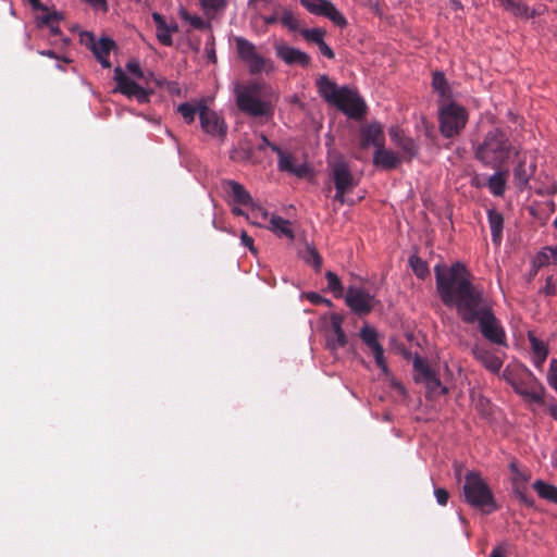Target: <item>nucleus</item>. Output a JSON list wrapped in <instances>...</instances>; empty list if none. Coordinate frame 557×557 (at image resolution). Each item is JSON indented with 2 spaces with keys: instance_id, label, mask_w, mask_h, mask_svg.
I'll list each match as a JSON object with an SVG mask.
<instances>
[{
  "instance_id": "1",
  "label": "nucleus",
  "mask_w": 557,
  "mask_h": 557,
  "mask_svg": "<svg viewBox=\"0 0 557 557\" xmlns=\"http://www.w3.org/2000/svg\"><path fill=\"white\" fill-rule=\"evenodd\" d=\"M434 273L442 302L455 307L462 322L478 323L482 336L490 343L507 346L506 332L493 311L492 302L483 288L471 282L466 267L460 262L450 267L437 264Z\"/></svg>"
},
{
  "instance_id": "2",
  "label": "nucleus",
  "mask_w": 557,
  "mask_h": 557,
  "mask_svg": "<svg viewBox=\"0 0 557 557\" xmlns=\"http://www.w3.org/2000/svg\"><path fill=\"white\" fill-rule=\"evenodd\" d=\"M515 151L508 136L499 128L486 133L483 141L476 147L475 157L492 169H499Z\"/></svg>"
},
{
  "instance_id": "3",
  "label": "nucleus",
  "mask_w": 557,
  "mask_h": 557,
  "mask_svg": "<svg viewBox=\"0 0 557 557\" xmlns=\"http://www.w3.org/2000/svg\"><path fill=\"white\" fill-rule=\"evenodd\" d=\"M126 70L138 79L144 81L147 87L139 86L136 82L132 81L120 66H117L114 69V81L116 82V87L113 92H121L126 96L128 100L148 102L149 95L153 92L151 78L149 77L150 72H143L139 62L136 60L127 62Z\"/></svg>"
},
{
  "instance_id": "4",
  "label": "nucleus",
  "mask_w": 557,
  "mask_h": 557,
  "mask_svg": "<svg viewBox=\"0 0 557 557\" xmlns=\"http://www.w3.org/2000/svg\"><path fill=\"white\" fill-rule=\"evenodd\" d=\"M462 492L466 503L485 515H490L498 508L491 487L476 471L466 473Z\"/></svg>"
},
{
  "instance_id": "5",
  "label": "nucleus",
  "mask_w": 557,
  "mask_h": 557,
  "mask_svg": "<svg viewBox=\"0 0 557 557\" xmlns=\"http://www.w3.org/2000/svg\"><path fill=\"white\" fill-rule=\"evenodd\" d=\"M319 95L329 104H364L356 87L350 85L338 86L327 75L317 79Z\"/></svg>"
},
{
  "instance_id": "6",
  "label": "nucleus",
  "mask_w": 557,
  "mask_h": 557,
  "mask_svg": "<svg viewBox=\"0 0 557 557\" xmlns=\"http://www.w3.org/2000/svg\"><path fill=\"white\" fill-rule=\"evenodd\" d=\"M329 169L335 187L334 201L341 205H352L354 202L349 201L346 195L354 190L358 182L355 180L349 164L343 159H337L329 164Z\"/></svg>"
},
{
  "instance_id": "7",
  "label": "nucleus",
  "mask_w": 557,
  "mask_h": 557,
  "mask_svg": "<svg viewBox=\"0 0 557 557\" xmlns=\"http://www.w3.org/2000/svg\"><path fill=\"white\" fill-rule=\"evenodd\" d=\"M236 104H271L278 101L277 92L264 83L234 85Z\"/></svg>"
},
{
  "instance_id": "8",
  "label": "nucleus",
  "mask_w": 557,
  "mask_h": 557,
  "mask_svg": "<svg viewBox=\"0 0 557 557\" xmlns=\"http://www.w3.org/2000/svg\"><path fill=\"white\" fill-rule=\"evenodd\" d=\"M236 50L238 57L248 66L251 74L261 72H271L273 70L272 62L258 53L257 47L244 37L235 38Z\"/></svg>"
},
{
  "instance_id": "9",
  "label": "nucleus",
  "mask_w": 557,
  "mask_h": 557,
  "mask_svg": "<svg viewBox=\"0 0 557 557\" xmlns=\"http://www.w3.org/2000/svg\"><path fill=\"white\" fill-rule=\"evenodd\" d=\"M438 121L442 135L451 138L466 126L468 112L465 107H441Z\"/></svg>"
},
{
  "instance_id": "10",
  "label": "nucleus",
  "mask_w": 557,
  "mask_h": 557,
  "mask_svg": "<svg viewBox=\"0 0 557 557\" xmlns=\"http://www.w3.org/2000/svg\"><path fill=\"white\" fill-rule=\"evenodd\" d=\"M512 388L517 394L528 400L536 404H542L544 401V387L527 368L520 369L519 379L512 385Z\"/></svg>"
},
{
  "instance_id": "11",
  "label": "nucleus",
  "mask_w": 557,
  "mask_h": 557,
  "mask_svg": "<svg viewBox=\"0 0 557 557\" xmlns=\"http://www.w3.org/2000/svg\"><path fill=\"white\" fill-rule=\"evenodd\" d=\"M413 368L416 371L414 380L417 383H423L433 396L445 395L448 393L447 387L443 386L436 373L429 367V364L421 358L413 360Z\"/></svg>"
},
{
  "instance_id": "12",
  "label": "nucleus",
  "mask_w": 557,
  "mask_h": 557,
  "mask_svg": "<svg viewBox=\"0 0 557 557\" xmlns=\"http://www.w3.org/2000/svg\"><path fill=\"white\" fill-rule=\"evenodd\" d=\"M300 4L311 14L329 18L336 26H347L346 17L330 0H300Z\"/></svg>"
},
{
  "instance_id": "13",
  "label": "nucleus",
  "mask_w": 557,
  "mask_h": 557,
  "mask_svg": "<svg viewBox=\"0 0 557 557\" xmlns=\"http://www.w3.org/2000/svg\"><path fill=\"white\" fill-rule=\"evenodd\" d=\"M199 119L202 129L212 136L224 138L227 132V125L224 119L218 114L211 107H199Z\"/></svg>"
},
{
  "instance_id": "14",
  "label": "nucleus",
  "mask_w": 557,
  "mask_h": 557,
  "mask_svg": "<svg viewBox=\"0 0 557 557\" xmlns=\"http://www.w3.org/2000/svg\"><path fill=\"white\" fill-rule=\"evenodd\" d=\"M345 300L347 306L359 315L370 313L374 307V297L360 288H348Z\"/></svg>"
},
{
  "instance_id": "15",
  "label": "nucleus",
  "mask_w": 557,
  "mask_h": 557,
  "mask_svg": "<svg viewBox=\"0 0 557 557\" xmlns=\"http://www.w3.org/2000/svg\"><path fill=\"white\" fill-rule=\"evenodd\" d=\"M360 146L363 149L373 146L375 149L382 148L385 146V134L383 131V126L379 122H373L367 125H363L360 128Z\"/></svg>"
},
{
  "instance_id": "16",
  "label": "nucleus",
  "mask_w": 557,
  "mask_h": 557,
  "mask_svg": "<svg viewBox=\"0 0 557 557\" xmlns=\"http://www.w3.org/2000/svg\"><path fill=\"white\" fill-rule=\"evenodd\" d=\"M277 58L284 61L288 65L298 64L300 66H308L311 62V58L308 53L287 46L284 42H277L274 46Z\"/></svg>"
},
{
  "instance_id": "17",
  "label": "nucleus",
  "mask_w": 557,
  "mask_h": 557,
  "mask_svg": "<svg viewBox=\"0 0 557 557\" xmlns=\"http://www.w3.org/2000/svg\"><path fill=\"white\" fill-rule=\"evenodd\" d=\"M536 171V163H527L525 159H520L513 168V182L519 190L529 188V182L534 176Z\"/></svg>"
},
{
  "instance_id": "18",
  "label": "nucleus",
  "mask_w": 557,
  "mask_h": 557,
  "mask_svg": "<svg viewBox=\"0 0 557 557\" xmlns=\"http://www.w3.org/2000/svg\"><path fill=\"white\" fill-rule=\"evenodd\" d=\"M472 355L485 369L493 373H498L503 367L502 359L484 346L475 345L472 348Z\"/></svg>"
},
{
  "instance_id": "19",
  "label": "nucleus",
  "mask_w": 557,
  "mask_h": 557,
  "mask_svg": "<svg viewBox=\"0 0 557 557\" xmlns=\"http://www.w3.org/2000/svg\"><path fill=\"white\" fill-rule=\"evenodd\" d=\"M401 162L400 157L393 150L386 149L385 146L375 149L373 154V164L383 170H394Z\"/></svg>"
},
{
  "instance_id": "20",
  "label": "nucleus",
  "mask_w": 557,
  "mask_h": 557,
  "mask_svg": "<svg viewBox=\"0 0 557 557\" xmlns=\"http://www.w3.org/2000/svg\"><path fill=\"white\" fill-rule=\"evenodd\" d=\"M343 321L344 318L341 314L334 313L331 317L332 335L327 337V344L333 350L347 345V337L342 327Z\"/></svg>"
},
{
  "instance_id": "21",
  "label": "nucleus",
  "mask_w": 557,
  "mask_h": 557,
  "mask_svg": "<svg viewBox=\"0 0 557 557\" xmlns=\"http://www.w3.org/2000/svg\"><path fill=\"white\" fill-rule=\"evenodd\" d=\"M271 149L278 156L280 171L288 172L298 177H304L307 175L308 169L306 165H295L293 158L288 154H285L284 151L278 146H271Z\"/></svg>"
},
{
  "instance_id": "22",
  "label": "nucleus",
  "mask_w": 557,
  "mask_h": 557,
  "mask_svg": "<svg viewBox=\"0 0 557 557\" xmlns=\"http://www.w3.org/2000/svg\"><path fill=\"white\" fill-rule=\"evenodd\" d=\"M151 16L157 25L158 40L164 46H172V33L177 32V25L175 23L169 25L165 18L158 12H153Z\"/></svg>"
},
{
  "instance_id": "23",
  "label": "nucleus",
  "mask_w": 557,
  "mask_h": 557,
  "mask_svg": "<svg viewBox=\"0 0 557 557\" xmlns=\"http://www.w3.org/2000/svg\"><path fill=\"white\" fill-rule=\"evenodd\" d=\"M226 193L232 197L233 201L240 206H252L253 200L246 188L236 181L228 180L224 182Z\"/></svg>"
},
{
  "instance_id": "24",
  "label": "nucleus",
  "mask_w": 557,
  "mask_h": 557,
  "mask_svg": "<svg viewBox=\"0 0 557 557\" xmlns=\"http://www.w3.org/2000/svg\"><path fill=\"white\" fill-rule=\"evenodd\" d=\"M487 222L491 228L492 242L499 246L503 240L504 215L498 210L491 208L487 210Z\"/></svg>"
},
{
  "instance_id": "25",
  "label": "nucleus",
  "mask_w": 557,
  "mask_h": 557,
  "mask_svg": "<svg viewBox=\"0 0 557 557\" xmlns=\"http://www.w3.org/2000/svg\"><path fill=\"white\" fill-rule=\"evenodd\" d=\"M508 174V170H500L499 168L487 178L486 186L493 196L503 197L505 195Z\"/></svg>"
},
{
  "instance_id": "26",
  "label": "nucleus",
  "mask_w": 557,
  "mask_h": 557,
  "mask_svg": "<svg viewBox=\"0 0 557 557\" xmlns=\"http://www.w3.org/2000/svg\"><path fill=\"white\" fill-rule=\"evenodd\" d=\"M114 46V41L109 38H100L99 40L92 42L91 51L103 67L111 66L108 57Z\"/></svg>"
},
{
  "instance_id": "27",
  "label": "nucleus",
  "mask_w": 557,
  "mask_h": 557,
  "mask_svg": "<svg viewBox=\"0 0 557 557\" xmlns=\"http://www.w3.org/2000/svg\"><path fill=\"white\" fill-rule=\"evenodd\" d=\"M268 228L278 237H286L290 240L295 237L292 223L278 215H272L270 218Z\"/></svg>"
},
{
  "instance_id": "28",
  "label": "nucleus",
  "mask_w": 557,
  "mask_h": 557,
  "mask_svg": "<svg viewBox=\"0 0 557 557\" xmlns=\"http://www.w3.org/2000/svg\"><path fill=\"white\" fill-rule=\"evenodd\" d=\"M151 78V86L153 90L158 88L162 92H166L170 96H181L182 88L177 82L168 81L161 76H157L154 73H149Z\"/></svg>"
},
{
  "instance_id": "29",
  "label": "nucleus",
  "mask_w": 557,
  "mask_h": 557,
  "mask_svg": "<svg viewBox=\"0 0 557 557\" xmlns=\"http://www.w3.org/2000/svg\"><path fill=\"white\" fill-rule=\"evenodd\" d=\"M529 341L533 352V364L540 369L547 358V346L544 342L537 339L533 335L529 336Z\"/></svg>"
},
{
  "instance_id": "30",
  "label": "nucleus",
  "mask_w": 557,
  "mask_h": 557,
  "mask_svg": "<svg viewBox=\"0 0 557 557\" xmlns=\"http://www.w3.org/2000/svg\"><path fill=\"white\" fill-rule=\"evenodd\" d=\"M432 87L443 101H449L451 97L450 87L442 72H434L432 78Z\"/></svg>"
},
{
  "instance_id": "31",
  "label": "nucleus",
  "mask_w": 557,
  "mask_h": 557,
  "mask_svg": "<svg viewBox=\"0 0 557 557\" xmlns=\"http://www.w3.org/2000/svg\"><path fill=\"white\" fill-rule=\"evenodd\" d=\"M533 488L541 498L557 505V487L555 485L537 480L533 483Z\"/></svg>"
},
{
  "instance_id": "32",
  "label": "nucleus",
  "mask_w": 557,
  "mask_h": 557,
  "mask_svg": "<svg viewBox=\"0 0 557 557\" xmlns=\"http://www.w3.org/2000/svg\"><path fill=\"white\" fill-rule=\"evenodd\" d=\"M238 108L240 109V111H243L244 114H246L252 119L259 120L260 123L268 122L273 115V111H272L273 107H238Z\"/></svg>"
},
{
  "instance_id": "33",
  "label": "nucleus",
  "mask_w": 557,
  "mask_h": 557,
  "mask_svg": "<svg viewBox=\"0 0 557 557\" xmlns=\"http://www.w3.org/2000/svg\"><path fill=\"white\" fill-rule=\"evenodd\" d=\"M200 8L208 16L221 14L226 5V0H199Z\"/></svg>"
},
{
  "instance_id": "34",
  "label": "nucleus",
  "mask_w": 557,
  "mask_h": 557,
  "mask_svg": "<svg viewBox=\"0 0 557 557\" xmlns=\"http://www.w3.org/2000/svg\"><path fill=\"white\" fill-rule=\"evenodd\" d=\"M500 4L516 16L528 17V7L521 0H498Z\"/></svg>"
},
{
  "instance_id": "35",
  "label": "nucleus",
  "mask_w": 557,
  "mask_h": 557,
  "mask_svg": "<svg viewBox=\"0 0 557 557\" xmlns=\"http://www.w3.org/2000/svg\"><path fill=\"white\" fill-rule=\"evenodd\" d=\"M409 264L413 271V273L417 275V277L424 280L429 276L430 270L428 267V263L422 260L420 257L413 255L409 257Z\"/></svg>"
},
{
  "instance_id": "36",
  "label": "nucleus",
  "mask_w": 557,
  "mask_h": 557,
  "mask_svg": "<svg viewBox=\"0 0 557 557\" xmlns=\"http://www.w3.org/2000/svg\"><path fill=\"white\" fill-rule=\"evenodd\" d=\"M397 147L401 149L407 160H411L418 154L419 146L411 137L406 136L401 141H399Z\"/></svg>"
},
{
  "instance_id": "37",
  "label": "nucleus",
  "mask_w": 557,
  "mask_h": 557,
  "mask_svg": "<svg viewBox=\"0 0 557 557\" xmlns=\"http://www.w3.org/2000/svg\"><path fill=\"white\" fill-rule=\"evenodd\" d=\"M302 258L308 264L312 265L315 270L319 271L321 269L322 258L314 247L307 245Z\"/></svg>"
},
{
  "instance_id": "38",
  "label": "nucleus",
  "mask_w": 557,
  "mask_h": 557,
  "mask_svg": "<svg viewBox=\"0 0 557 557\" xmlns=\"http://www.w3.org/2000/svg\"><path fill=\"white\" fill-rule=\"evenodd\" d=\"M181 17L190 24L195 29H206L210 27V24L206 22L202 17L198 15L189 14L185 9H181L180 11Z\"/></svg>"
},
{
  "instance_id": "39",
  "label": "nucleus",
  "mask_w": 557,
  "mask_h": 557,
  "mask_svg": "<svg viewBox=\"0 0 557 557\" xmlns=\"http://www.w3.org/2000/svg\"><path fill=\"white\" fill-rule=\"evenodd\" d=\"M360 337L362 342L369 347V349L374 348L380 345L377 341V333L374 329L364 325L360 331Z\"/></svg>"
},
{
  "instance_id": "40",
  "label": "nucleus",
  "mask_w": 557,
  "mask_h": 557,
  "mask_svg": "<svg viewBox=\"0 0 557 557\" xmlns=\"http://www.w3.org/2000/svg\"><path fill=\"white\" fill-rule=\"evenodd\" d=\"M300 34L306 40L320 45V42L324 41L325 30L320 27H314L301 29Z\"/></svg>"
},
{
  "instance_id": "41",
  "label": "nucleus",
  "mask_w": 557,
  "mask_h": 557,
  "mask_svg": "<svg viewBox=\"0 0 557 557\" xmlns=\"http://www.w3.org/2000/svg\"><path fill=\"white\" fill-rule=\"evenodd\" d=\"M62 18L61 14L58 12L47 13L39 17V25H47L50 27L51 33L57 35L60 33L59 27L55 25Z\"/></svg>"
},
{
  "instance_id": "42",
  "label": "nucleus",
  "mask_w": 557,
  "mask_h": 557,
  "mask_svg": "<svg viewBox=\"0 0 557 557\" xmlns=\"http://www.w3.org/2000/svg\"><path fill=\"white\" fill-rule=\"evenodd\" d=\"M325 277L327 280L329 289L333 292L336 297L342 296L344 287L337 274L332 271H327L325 273Z\"/></svg>"
},
{
  "instance_id": "43",
  "label": "nucleus",
  "mask_w": 557,
  "mask_h": 557,
  "mask_svg": "<svg viewBox=\"0 0 557 557\" xmlns=\"http://www.w3.org/2000/svg\"><path fill=\"white\" fill-rule=\"evenodd\" d=\"M372 351V355L374 357L376 366L384 372H387V364L385 362L384 358V349L382 345H377L374 348L370 349Z\"/></svg>"
},
{
  "instance_id": "44",
  "label": "nucleus",
  "mask_w": 557,
  "mask_h": 557,
  "mask_svg": "<svg viewBox=\"0 0 557 557\" xmlns=\"http://www.w3.org/2000/svg\"><path fill=\"white\" fill-rule=\"evenodd\" d=\"M341 109L346 115H348L351 119L360 120L362 119L366 113L368 107H337Z\"/></svg>"
},
{
  "instance_id": "45",
  "label": "nucleus",
  "mask_w": 557,
  "mask_h": 557,
  "mask_svg": "<svg viewBox=\"0 0 557 557\" xmlns=\"http://www.w3.org/2000/svg\"><path fill=\"white\" fill-rule=\"evenodd\" d=\"M550 263H553V257L550 256V246H547L537 253L535 264L539 268H543Z\"/></svg>"
},
{
  "instance_id": "46",
  "label": "nucleus",
  "mask_w": 557,
  "mask_h": 557,
  "mask_svg": "<svg viewBox=\"0 0 557 557\" xmlns=\"http://www.w3.org/2000/svg\"><path fill=\"white\" fill-rule=\"evenodd\" d=\"M281 22L290 30H296L299 27L298 18L290 11L283 12Z\"/></svg>"
},
{
  "instance_id": "47",
  "label": "nucleus",
  "mask_w": 557,
  "mask_h": 557,
  "mask_svg": "<svg viewBox=\"0 0 557 557\" xmlns=\"http://www.w3.org/2000/svg\"><path fill=\"white\" fill-rule=\"evenodd\" d=\"M177 112L189 124L194 122L196 114L199 115V107H177Z\"/></svg>"
},
{
  "instance_id": "48",
  "label": "nucleus",
  "mask_w": 557,
  "mask_h": 557,
  "mask_svg": "<svg viewBox=\"0 0 557 557\" xmlns=\"http://www.w3.org/2000/svg\"><path fill=\"white\" fill-rule=\"evenodd\" d=\"M547 381H548V384L557 393V359H553L550 361L548 373H547Z\"/></svg>"
},
{
  "instance_id": "49",
  "label": "nucleus",
  "mask_w": 557,
  "mask_h": 557,
  "mask_svg": "<svg viewBox=\"0 0 557 557\" xmlns=\"http://www.w3.org/2000/svg\"><path fill=\"white\" fill-rule=\"evenodd\" d=\"M520 369L521 368L510 369L508 366L503 372L504 380L512 386L519 379Z\"/></svg>"
},
{
  "instance_id": "50",
  "label": "nucleus",
  "mask_w": 557,
  "mask_h": 557,
  "mask_svg": "<svg viewBox=\"0 0 557 557\" xmlns=\"http://www.w3.org/2000/svg\"><path fill=\"white\" fill-rule=\"evenodd\" d=\"M388 135L391 140L397 146L399 141H401L406 135L404 134L403 129L398 126H393L388 129Z\"/></svg>"
},
{
  "instance_id": "51",
  "label": "nucleus",
  "mask_w": 557,
  "mask_h": 557,
  "mask_svg": "<svg viewBox=\"0 0 557 557\" xmlns=\"http://www.w3.org/2000/svg\"><path fill=\"white\" fill-rule=\"evenodd\" d=\"M516 496L527 507H533L534 506V500H533L532 497L528 496V494L525 492V488H519L518 487L516 490Z\"/></svg>"
},
{
  "instance_id": "52",
  "label": "nucleus",
  "mask_w": 557,
  "mask_h": 557,
  "mask_svg": "<svg viewBox=\"0 0 557 557\" xmlns=\"http://www.w3.org/2000/svg\"><path fill=\"white\" fill-rule=\"evenodd\" d=\"M434 495L436 497L437 503L441 506H445L447 504L449 498V493L447 492V490L442 487L435 488Z\"/></svg>"
},
{
  "instance_id": "53",
  "label": "nucleus",
  "mask_w": 557,
  "mask_h": 557,
  "mask_svg": "<svg viewBox=\"0 0 557 557\" xmlns=\"http://www.w3.org/2000/svg\"><path fill=\"white\" fill-rule=\"evenodd\" d=\"M542 292L546 296H554V295H556L557 289H556V285H555L553 276H547V278L545 281V286L543 287Z\"/></svg>"
},
{
  "instance_id": "54",
  "label": "nucleus",
  "mask_w": 557,
  "mask_h": 557,
  "mask_svg": "<svg viewBox=\"0 0 557 557\" xmlns=\"http://www.w3.org/2000/svg\"><path fill=\"white\" fill-rule=\"evenodd\" d=\"M84 1L95 10H101L103 12H107V10H108L107 0H84Z\"/></svg>"
},
{
  "instance_id": "55",
  "label": "nucleus",
  "mask_w": 557,
  "mask_h": 557,
  "mask_svg": "<svg viewBox=\"0 0 557 557\" xmlns=\"http://www.w3.org/2000/svg\"><path fill=\"white\" fill-rule=\"evenodd\" d=\"M242 244L249 248L251 252H256V248L253 246V239L247 234L246 231H243L240 234Z\"/></svg>"
},
{
  "instance_id": "56",
  "label": "nucleus",
  "mask_w": 557,
  "mask_h": 557,
  "mask_svg": "<svg viewBox=\"0 0 557 557\" xmlns=\"http://www.w3.org/2000/svg\"><path fill=\"white\" fill-rule=\"evenodd\" d=\"M318 47H319L320 52L324 57H326L327 59H334V57H335L334 51L325 41L320 42V45H318Z\"/></svg>"
},
{
  "instance_id": "57",
  "label": "nucleus",
  "mask_w": 557,
  "mask_h": 557,
  "mask_svg": "<svg viewBox=\"0 0 557 557\" xmlns=\"http://www.w3.org/2000/svg\"><path fill=\"white\" fill-rule=\"evenodd\" d=\"M261 144L258 146V149L264 150L267 147L276 146L275 144L270 143L265 135L261 134Z\"/></svg>"
},
{
  "instance_id": "58",
  "label": "nucleus",
  "mask_w": 557,
  "mask_h": 557,
  "mask_svg": "<svg viewBox=\"0 0 557 557\" xmlns=\"http://www.w3.org/2000/svg\"><path fill=\"white\" fill-rule=\"evenodd\" d=\"M29 4L32 5V8L34 10H40V11H48V8L46 5H44L42 3H40L39 0H29Z\"/></svg>"
},
{
  "instance_id": "59",
  "label": "nucleus",
  "mask_w": 557,
  "mask_h": 557,
  "mask_svg": "<svg viewBox=\"0 0 557 557\" xmlns=\"http://www.w3.org/2000/svg\"><path fill=\"white\" fill-rule=\"evenodd\" d=\"M490 557H506V556H505V549H504V547H503V546H497V547H495V548L492 550V553H491Z\"/></svg>"
},
{
  "instance_id": "60",
  "label": "nucleus",
  "mask_w": 557,
  "mask_h": 557,
  "mask_svg": "<svg viewBox=\"0 0 557 557\" xmlns=\"http://www.w3.org/2000/svg\"><path fill=\"white\" fill-rule=\"evenodd\" d=\"M308 299L313 304H319L323 300V298L317 293L309 294Z\"/></svg>"
},
{
  "instance_id": "61",
  "label": "nucleus",
  "mask_w": 557,
  "mask_h": 557,
  "mask_svg": "<svg viewBox=\"0 0 557 557\" xmlns=\"http://www.w3.org/2000/svg\"><path fill=\"white\" fill-rule=\"evenodd\" d=\"M550 256L553 257V264H557V246H550Z\"/></svg>"
},
{
  "instance_id": "62",
  "label": "nucleus",
  "mask_w": 557,
  "mask_h": 557,
  "mask_svg": "<svg viewBox=\"0 0 557 557\" xmlns=\"http://www.w3.org/2000/svg\"><path fill=\"white\" fill-rule=\"evenodd\" d=\"M232 212H233L235 215H237V216H243V215H245L244 210H242V209H240V208H238V207H234V208L232 209Z\"/></svg>"
},
{
  "instance_id": "63",
  "label": "nucleus",
  "mask_w": 557,
  "mask_h": 557,
  "mask_svg": "<svg viewBox=\"0 0 557 557\" xmlns=\"http://www.w3.org/2000/svg\"><path fill=\"white\" fill-rule=\"evenodd\" d=\"M549 411H550V416H552L555 420H557V406H553V407L550 408V410H549Z\"/></svg>"
},
{
  "instance_id": "64",
  "label": "nucleus",
  "mask_w": 557,
  "mask_h": 557,
  "mask_svg": "<svg viewBox=\"0 0 557 557\" xmlns=\"http://www.w3.org/2000/svg\"><path fill=\"white\" fill-rule=\"evenodd\" d=\"M44 55H49V57H52L53 55V52L52 51H42L41 52Z\"/></svg>"
}]
</instances>
